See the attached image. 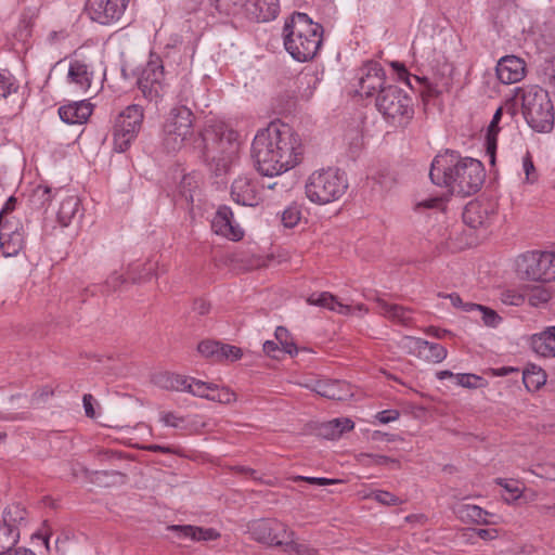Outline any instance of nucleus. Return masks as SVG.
Listing matches in <instances>:
<instances>
[{"label": "nucleus", "instance_id": "b1692460", "mask_svg": "<svg viewBox=\"0 0 555 555\" xmlns=\"http://www.w3.org/2000/svg\"><path fill=\"white\" fill-rule=\"evenodd\" d=\"M168 530L176 533L179 539H189L192 541H212L220 537V533L214 528H203L192 525H171Z\"/></svg>", "mask_w": 555, "mask_h": 555}, {"label": "nucleus", "instance_id": "4c0bfd02", "mask_svg": "<svg viewBox=\"0 0 555 555\" xmlns=\"http://www.w3.org/2000/svg\"><path fill=\"white\" fill-rule=\"evenodd\" d=\"M156 264L153 261L134 262L129 266L128 274L133 283H141L152 279Z\"/></svg>", "mask_w": 555, "mask_h": 555}, {"label": "nucleus", "instance_id": "e2e57ef3", "mask_svg": "<svg viewBox=\"0 0 555 555\" xmlns=\"http://www.w3.org/2000/svg\"><path fill=\"white\" fill-rule=\"evenodd\" d=\"M92 401H93V397L90 393H86L82 398L85 413L90 418L95 417V411L93 409Z\"/></svg>", "mask_w": 555, "mask_h": 555}, {"label": "nucleus", "instance_id": "bf43d9fd", "mask_svg": "<svg viewBox=\"0 0 555 555\" xmlns=\"http://www.w3.org/2000/svg\"><path fill=\"white\" fill-rule=\"evenodd\" d=\"M400 413L398 410H384L376 413L375 421L379 424H388L399 418Z\"/></svg>", "mask_w": 555, "mask_h": 555}, {"label": "nucleus", "instance_id": "79ce46f5", "mask_svg": "<svg viewBox=\"0 0 555 555\" xmlns=\"http://www.w3.org/2000/svg\"><path fill=\"white\" fill-rule=\"evenodd\" d=\"M18 83L15 77L8 70L0 68V98L5 99L10 94L15 93Z\"/></svg>", "mask_w": 555, "mask_h": 555}, {"label": "nucleus", "instance_id": "412c9836", "mask_svg": "<svg viewBox=\"0 0 555 555\" xmlns=\"http://www.w3.org/2000/svg\"><path fill=\"white\" fill-rule=\"evenodd\" d=\"M244 12L247 17L257 22L274 20L280 12L279 0H245Z\"/></svg>", "mask_w": 555, "mask_h": 555}, {"label": "nucleus", "instance_id": "9b49d317", "mask_svg": "<svg viewBox=\"0 0 555 555\" xmlns=\"http://www.w3.org/2000/svg\"><path fill=\"white\" fill-rule=\"evenodd\" d=\"M137 83L146 100L156 103L162 100L167 92L168 83L159 57H151L143 67Z\"/></svg>", "mask_w": 555, "mask_h": 555}, {"label": "nucleus", "instance_id": "3c124183", "mask_svg": "<svg viewBox=\"0 0 555 555\" xmlns=\"http://www.w3.org/2000/svg\"><path fill=\"white\" fill-rule=\"evenodd\" d=\"M501 301L507 306H521L526 302V295L517 289H505L501 293Z\"/></svg>", "mask_w": 555, "mask_h": 555}, {"label": "nucleus", "instance_id": "473e14b6", "mask_svg": "<svg viewBox=\"0 0 555 555\" xmlns=\"http://www.w3.org/2000/svg\"><path fill=\"white\" fill-rule=\"evenodd\" d=\"M153 383L165 390L184 391L186 383H189V376L171 372H160L153 376Z\"/></svg>", "mask_w": 555, "mask_h": 555}, {"label": "nucleus", "instance_id": "c9c22d12", "mask_svg": "<svg viewBox=\"0 0 555 555\" xmlns=\"http://www.w3.org/2000/svg\"><path fill=\"white\" fill-rule=\"evenodd\" d=\"M522 382L529 391H537L546 383V373L541 366L529 364L522 371Z\"/></svg>", "mask_w": 555, "mask_h": 555}, {"label": "nucleus", "instance_id": "a18cd8bd", "mask_svg": "<svg viewBox=\"0 0 555 555\" xmlns=\"http://www.w3.org/2000/svg\"><path fill=\"white\" fill-rule=\"evenodd\" d=\"M222 343L215 340H203L198 344L197 350L198 352L214 362H219V352L221 349Z\"/></svg>", "mask_w": 555, "mask_h": 555}, {"label": "nucleus", "instance_id": "a211bd4d", "mask_svg": "<svg viewBox=\"0 0 555 555\" xmlns=\"http://www.w3.org/2000/svg\"><path fill=\"white\" fill-rule=\"evenodd\" d=\"M403 347L421 359L433 363H439L447 358V349L437 343H430L422 338L405 336L402 339Z\"/></svg>", "mask_w": 555, "mask_h": 555}, {"label": "nucleus", "instance_id": "052dcab7", "mask_svg": "<svg viewBox=\"0 0 555 555\" xmlns=\"http://www.w3.org/2000/svg\"><path fill=\"white\" fill-rule=\"evenodd\" d=\"M295 480H305L311 485H318V486H327L338 482L336 479H330V478H323V477H304V476H297L295 477Z\"/></svg>", "mask_w": 555, "mask_h": 555}, {"label": "nucleus", "instance_id": "09e8293b", "mask_svg": "<svg viewBox=\"0 0 555 555\" xmlns=\"http://www.w3.org/2000/svg\"><path fill=\"white\" fill-rule=\"evenodd\" d=\"M390 66L391 68L393 69V72L397 74V77L400 81L404 82L408 87H410L411 89L414 88L413 83H412V78L416 81V82H421V79L420 77L417 76H412L406 67L404 66L403 63H400L398 61H393L390 63Z\"/></svg>", "mask_w": 555, "mask_h": 555}, {"label": "nucleus", "instance_id": "f3484780", "mask_svg": "<svg viewBox=\"0 0 555 555\" xmlns=\"http://www.w3.org/2000/svg\"><path fill=\"white\" fill-rule=\"evenodd\" d=\"M212 231L230 241H240L244 236L243 228L235 221L230 207L220 206L211 221Z\"/></svg>", "mask_w": 555, "mask_h": 555}, {"label": "nucleus", "instance_id": "603ef678", "mask_svg": "<svg viewBox=\"0 0 555 555\" xmlns=\"http://www.w3.org/2000/svg\"><path fill=\"white\" fill-rule=\"evenodd\" d=\"M369 498H372L378 503L387 506H395L402 503V501L398 496L384 490L372 491L369 494Z\"/></svg>", "mask_w": 555, "mask_h": 555}, {"label": "nucleus", "instance_id": "39448f33", "mask_svg": "<svg viewBox=\"0 0 555 555\" xmlns=\"http://www.w3.org/2000/svg\"><path fill=\"white\" fill-rule=\"evenodd\" d=\"M348 189L346 173L328 167L311 172L305 182V195L312 204L323 206L343 197Z\"/></svg>", "mask_w": 555, "mask_h": 555}, {"label": "nucleus", "instance_id": "393cba45", "mask_svg": "<svg viewBox=\"0 0 555 555\" xmlns=\"http://www.w3.org/2000/svg\"><path fill=\"white\" fill-rule=\"evenodd\" d=\"M67 78L76 90L85 93L91 86L93 73L85 62L74 60L69 63Z\"/></svg>", "mask_w": 555, "mask_h": 555}, {"label": "nucleus", "instance_id": "37998d69", "mask_svg": "<svg viewBox=\"0 0 555 555\" xmlns=\"http://www.w3.org/2000/svg\"><path fill=\"white\" fill-rule=\"evenodd\" d=\"M295 535L285 539L284 551L295 555H318V551L306 543H299L294 540Z\"/></svg>", "mask_w": 555, "mask_h": 555}, {"label": "nucleus", "instance_id": "e433bc0d", "mask_svg": "<svg viewBox=\"0 0 555 555\" xmlns=\"http://www.w3.org/2000/svg\"><path fill=\"white\" fill-rule=\"evenodd\" d=\"M26 509L20 504L9 505L2 514V522H0L4 528L8 529H20V525L26 518Z\"/></svg>", "mask_w": 555, "mask_h": 555}, {"label": "nucleus", "instance_id": "c03bdc74", "mask_svg": "<svg viewBox=\"0 0 555 555\" xmlns=\"http://www.w3.org/2000/svg\"><path fill=\"white\" fill-rule=\"evenodd\" d=\"M208 400L222 404H230L236 400V395L228 387L219 388L218 385L212 384V389H210Z\"/></svg>", "mask_w": 555, "mask_h": 555}, {"label": "nucleus", "instance_id": "338daca9", "mask_svg": "<svg viewBox=\"0 0 555 555\" xmlns=\"http://www.w3.org/2000/svg\"><path fill=\"white\" fill-rule=\"evenodd\" d=\"M193 310L201 315H204L209 312L210 305L204 299H196L193 304Z\"/></svg>", "mask_w": 555, "mask_h": 555}, {"label": "nucleus", "instance_id": "cd10ccee", "mask_svg": "<svg viewBox=\"0 0 555 555\" xmlns=\"http://www.w3.org/2000/svg\"><path fill=\"white\" fill-rule=\"evenodd\" d=\"M532 349L544 358H555V325L531 337Z\"/></svg>", "mask_w": 555, "mask_h": 555}, {"label": "nucleus", "instance_id": "dca6fc26", "mask_svg": "<svg viewBox=\"0 0 555 555\" xmlns=\"http://www.w3.org/2000/svg\"><path fill=\"white\" fill-rule=\"evenodd\" d=\"M232 199L242 206L255 207L262 201L261 189L257 180L242 176L236 178L231 185Z\"/></svg>", "mask_w": 555, "mask_h": 555}, {"label": "nucleus", "instance_id": "f257e3e1", "mask_svg": "<svg viewBox=\"0 0 555 555\" xmlns=\"http://www.w3.org/2000/svg\"><path fill=\"white\" fill-rule=\"evenodd\" d=\"M302 154L300 137L282 122H270L257 131L251 143L256 170L266 177H276L299 164Z\"/></svg>", "mask_w": 555, "mask_h": 555}, {"label": "nucleus", "instance_id": "4468645a", "mask_svg": "<svg viewBox=\"0 0 555 555\" xmlns=\"http://www.w3.org/2000/svg\"><path fill=\"white\" fill-rule=\"evenodd\" d=\"M128 4L129 0H88L87 11L92 21L111 25L121 18Z\"/></svg>", "mask_w": 555, "mask_h": 555}, {"label": "nucleus", "instance_id": "aec40b11", "mask_svg": "<svg viewBox=\"0 0 555 555\" xmlns=\"http://www.w3.org/2000/svg\"><path fill=\"white\" fill-rule=\"evenodd\" d=\"M307 387L332 400H346L352 396L349 385L341 380L317 379L308 384Z\"/></svg>", "mask_w": 555, "mask_h": 555}, {"label": "nucleus", "instance_id": "de8ad7c7", "mask_svg": "<svg viewBox=\"0 0 555 555\" xmlns=\"http://www.w3.org/2000/svg\"><path fill=\"white\" fill-rule=\"evenodd\" d=\"M550 299L551 293L544 287H533L526 297L528 304L535 308L547 304Z\"/></svg>", "mask_w": 555, "mask_h": 555}, {"label": "nucleus", "instance_id": "49530a36", "mask_svg": "<svg viewBox=\"0 0 555 555\" xmlns=\"http://www.w3.org/2000/svg\"><path fill=\"white\" fill-rule=\"evenodd\" d=\"M210 389H212V384L189 377V383H186V389L184 391L199 398L208 399Z\"/></svg>", "mask_w": 555, "mask_h": 555}, {"label": "nucleus", "instance_id": "f8f14e48", "mask_svg": "<svg viewBox=\"0 0 555 555\" xmlns=\"http://www.w3.org/2000/svg\"><path fill=\"white\" fill-rule=\"evenodd\" d=\"M251 538L260 543L283 546L285 539L295 535L288 526L278 519H256L248 524Z\"/></svg>", "mask_w": 555, "mask_h": 555}, {"label": "nucleus", "instance_id": "72a5a7b5", "mask_svg": "<svg viewBox=\"0 0 555 555\" xmlns=\"http://www.w3.org/2000/svg\"><path fill=\"white\" fill-rule=\"evenodd\" d=\"M503 108L499 107L489 126L486 133V154L489 157L490 162L493 164L495 158V152L498 146V134L500 132L499 122L502 119Z\"/></svg>", "mask_w": 555, "mask_h": 555}, {"label": "nucleus", "instance_id": "864d4df0", "mask_svg": "<svg viewBox=\"0 0 555 555\" xmlns=\"http://www.w3.org/2000/svg\"><path fill=\"white\" fill-rule=\"evenodd\" d=\"M498 485L503 487L507 492L508 496L505 498V501L511 503L516 501L521 495V488L519 486L518 481L515 480H506V479H499Z\"/></svg>", "mask_w": 555, "mask_h": 555}, {"label": "nucleus", "instance_id": "5701e85b", "mask_svg": "<svg viewBox=\"0 0 555 555\" xmlns=\"http://www.w3.org/2000/svg\"><path fill=\"white\" fill-rule=\"evenodd\" d=\"M91 114L92 105L86 100L68 103L59 108L60 118L68 125H81Z\"/></svg>", "mask_w": 555, "mask_h": 555}, {"label": "nucleus", "instance_id": "a878e982", "mask_svg": "<svg viewBox=\"0 0 555 555\" xmlns=\"http://www.w3.org/2000/svg\"><path fill=\"white\" fill-rule=\"evenodd\" d=\"M307 302L311 306L321 307L341 315L352 313V308L338 300L336 296L328 292L313 293L307 298Z\"/></svg>", "mask_w": 555, "mask_h": 555}, {"label": "nucleus", "instance_id": "69168bd1", "mask_svg": "<svg viewBox=\"0 0 555 555\" xmlns=\"http://www.w3.org/2000/svg\"><path fill=\"white\" fill-rule=\"evenodd\" d=\"M443 206V201L440 197H433L425 201H422L417 204V207L424 208H441Z\"/></svg>", "mask_w": 555, "mask_h": 555}, {"label": "nucleus", "instance_id": "6e6d98bb", "mask_svg": "<svg viewBox=\"0 0 555 555\" xmlns=\"http://www.w3.org/2000/svg\"><path fill=\"white\" fill-rule=\"evenodd\" d=\"M159 421L167 427H172L177 429L184 428L185 420L183 416H180L173 412H162L159 415Z\"/></svg>", "mask_w": 555, "mask_h": 555}, {"label": "nucleus", "instance_id": "f03ea898", "mask_svg": "<svg viewBox=\"0 0 555 555\" xmlns=\"http://www.w3.org/2000/svg\"><path fill=\"white\" fill-rule=\"evenodd\" d=\"M429 178L433 183L448 188L453 194L468 196L481 188L485 168L475 158L461 157L455 152L447 151L434 158Z\"/></svg>", "mask_w": 555, "mask_h": 555}, {"label": "nucleus", "instance_id": "4be33fe9", "mask_svg": "<svg viewBox=\"0 0 555 555\" xmlns=\"http://www.w3.org/2000/svg\"><path fill=\"white\" fill-rule=\"evenodd\" d=\"M456 517L465 524L495 525L498 518L494 514L475 504H460L454 508Z\"/></svg>", "mask_w": 555, "mask_h": 555}, {"label": "nucleus", "instance_id": "8fccbe9b", "mask_svg": "<svg viewBox=\"0 0 555 555\" xmlns=\"http://www.w3.org/2000/svg\"><path fill=\"white\" fill-rule=\"evenodd\" d=\"M369 460V464L376 466H389L391 468H400V461L382 454H362Z\"/></svg>", "mask_w": 555, "mask_h": 555}, {"label": "nucleus", "instance_id": "0eeeda50", "mask_svg": "<svg viewBox=\"0 0 555 555\" xmlns=\"http://www.w3.org/2000/svg\"><path fill=\"white\" fill-rule=\"evenodd\" d=\"M517 274L535 282L555 281V254L552 251L528 250L515 260Z\"/></svg>", "mask_w": 555, "mask_h": 555}, {"label": "nucleus", "instance_id": "4d7b16f0", "mask_svg": "<svg viewBox=\"0 0 555 555\" xmlns=\"http://www.w3.org/2000/svg\"><path fill=\"white\" fill-rule=\"evenodd\" d=\"M456 385H460L462 387L466 388H476L478 386V383L481 380V377L475 375V374H456L454 376Z\"/></svg>", "mask_w": 555, "mask_h": 555}, {"label": "nucleus", "instance_id": "ea45409f", "mask_svg": "<svg viewBox=\"0 0 555 555\" xmlns=\"http://www.w3.org/2000/svg\"><path fill=\"white\" fill-rule=\"evenodd\" d=\"M301 219V207L297 203H291L282 211L281 221L285 228L296 227Z\"/></svg>", "mask_w": 555, "mask_h": 555}, {"label": "nucleus", "instance_id": "7ed1b4c3", "mask_svg": "<svg viewBox=\"0 0 555 555\" xmlns=\"http://www.w3.org/2000/svg\"><path fill=\"white\" fill-rule=\"evenodd\" d=\"M323 31V26L308 14L294 12L284 23V48L297 62L311 61L321 49Z\"/></svg>", "mask_w": 555, "mask_h": 555}, {"label": "nucleus", "instance_id": "774afa93", "mask_svg": "<svg viewBox=\"0 0 555 555\" xmlns=\"http://www.w3.org/2000/svg\"><path fill=\"white\" fill-rule=\"evenodd\" d=\"M192 95V87L188 81H184L181 86V91L178 94L179 101L182 103H188Z\"/></svg>", "mask_w": 555, "mask_h": 555}, {"label": "nucleus", "instance_id": "9d476101", "mask_svg": "<svg viewBox=\"0 0 555 555\" xmlns=\"http://www.w3.org/2000/svg\"><path fill=\"white\" fill-rule=\"evenodd\" d=\"M193 113L184 104L172 107L164 124V144L168 151L180 150L192 134Z\"/></svg>", "mask_w": 555, "mask_h": 555}, {"label": "nucleus", "instance_id": "ddd939ff", "mask_svg": "<svg viewBox=\"0 0 555 555\" xmlns=\"http://www.w3.org/2000/svg\"><path fill=\"white\" fill-rule=\"evenodd\" d=\"M357 93L362 98H372L386 88V73L377 62L365 63L357 74Z\"/></svg>", "mask_w": 555, "mask_h": 555}, {"label": "nucleus", "instance_id": "2f4dec72", "mask_svg": "<svg viewBox=\"0 0 555 555\" xmlns=\"http://www.w3.org/2000/svg\"><path fill=\"white\" fill-rule=\"evenodd\" d=\"M353 427V421L348 417L334 418L321 424L319 427V435L325 439L335 440L343 434L352 430Z\"/></svg>", "mask_w": 555, "mask_h": 555}, {"label": "nucleus", "instance_id": "6e6552de", "mask_svg": "<svg viewBox=\"0 0 555 555\" xmlns=\"http://www.w3.org/2000/svg\"><path fill=\"white\" fill-rule=\"evenodd\" d=\"M144 118L143 108L138 104L128 105L115 118L113 147L117 153L127 151L137 138Z\"/></svg>", "mask_w": 555, "mask_h": 555}, {"label": "nucleus", "instance_id": "c756f323", "mask_svg": "<svg viewBox=\"0 0 555 555\" xmlns=\"http://www.w3.org/2000/svg\"><path fill=\"white\" fill-rule=\"evenodd\" d=\"M378 312L401 325H409L412 321V311L408 308H404L402 306L396 305V304H389L386 300L382 298L376 299Z\"/></svg>", "mask_w": 555, "mask_h": 555}, {"label": "nucleus", "instance_id": "c85d7f7f", "mask_svg": "<svg viewBox=\"0 0 555 555\" xmlns=\"http://www.w3.org/2000/svg\"><path fill=\"white\" fill-rule=\"evenodd\" d=\"M206 5L211 15L228 18L244 11L245 0H206Z\"/></svg>", "mask_w": 555, "mask_h": 555}, {"label": "nucleus", "instance_id": "f704fd0d", "mask_svg": "<svg viewBox=\"0 0 555 555\" xmlns=\"http://www.w3.org/2000/svg\"><path fill=\"white\" fill-rule=\"evenodd\" d=\"M23 238L18 232H7V224L0 230V248L3 256L12 257L22 249Z\"/></svg>", "mask_w": 555, "mask_h": 555}, {"label": "nucleus", "instance_id": "bb28decb", "mask_svg": "<svg viewBox=\"0 0 555 555\" xmlns=\"http://www.w3.org/2000/svg\"><path fill=\"white\" fill-rule=\"evenodd\" d=\"M80 199L77 195L65 194L61 196L60 207L56 214L57 222L62 227H68L80 214Z\"/></svg>", "mask_w": 555, "mask_h": 555}, {"label": "nucleus", "instance_id": "7c9ffc66", "mask_svg": "<svg viewBox=\"0 0 555 555\" xmlns=\"http://www.w3.org/2000/svg\"><path fill=\"white\" fill-rule=\"evenodd\" d=\"M60 192L46 183H39L33 186L28 194L29 205L37 210L46 209Z\"/></svg>", "mask_w": 555, "mask_h": 555}, {"label": "nucleus", "instance_id": "423d86ee", "mask_svg": "<svg viewBox=\"0 0 555 555\" xmlns=\"http://www.w3.org/2000/svg\"><path fill=\"white\" fill-rule=\"evenodd\" d=\"M375 107L392 126H405L414 116L412 99L396 85H388L377 93Z\"/></svg>", "mask_w": 555, "mask_h": 555}, {"label": "nucleus", "instance_id": "20e7f679", "mask_svg": "<svg viewBox=\"0 0 555 555\" xmlns=\"http://www.w3.org/2000/svg\"><path fill=\"white\" fill-rule=\"evenodd\" d=\"M516 91L517 96L520 95L521 113L528 126L535 132H551L555 113L548 92L535 85L518 87Z\"/></svg>", "mask_w": 555, "mask_h": 555}, {"label": "nucleus", "instance_id": "58836bf2", "mask_svg": "<svg viewBox=\"0 0 555 555\" xmlns=\"http://www.w3.org/2000/svg\"><path fill=\"white\" fill-rule=\"evenodd\" d=\"M20 529H8L0 524V555L14 551L13 546L18 542Z\"/></svg>", "mask_w": 555, "mask_h": 555}, {"label": "nucleus", "instance_id": "0e129e2a", "mask_svg": "<svg viewBox=\"0 0 555 555\" xmlns=\"http://www.w3.org/2000/svg\"><path fill=\"white\" fill-rule=\"evenodd\" d=\"M15 204H16V199L13 196H11L5 202L4 206L2 207V209L0 211V227H3L2 225L3 222L7 223L5 215L14 209Z\"/></svg>", "mask_w": 555, "mask_h": 555}, {"label": "nucleus", "instance_id": "680f3d73", "mask_svg": "<svg viewBox=\"0 0 555 555\" xmlns=\"http://www.w3.org/2000/svg\"><path fill=\"white\" fill-rule=\"evenodd\" d=\"M522 168H524V171L526 175V180L528 182H533L535 180V178L532 177V175L534 173V166H533L532 159L529 154H527L522 158Z\"/></svg>", "mask_w": 555, "mask_h": 555}, {"label": "nucleus", "instance_id": "a19ab883", "mask_svg": "<svg viewBox=\"0 0 555 555\" xmlns=\"http://www.w3.org/2000/svg\"><path fill=\"white\" fill-rule=\"evenodd\" d=\"M465 311L479 310L482 313V321L487 326L495 327L501 322V317L492 309L477 304H466Z\"/></svg>", "mask_w": 555, "mask_h": 555}, {"label": "nucleus", "instance_id": "6ab92c4d", "mask_svg": "<svg viewBox=\"0 0 555 555\" xmlns=\"http://www.w3.org/2000/svg\"><path fill=\"white\" fill-rule=\"evenodd\" d=\"M498 79L504 85L519 82L526 76V63L516 55L502 56L495 67Z\"/></svg>", "mask_w": 555, "mask_h": 555}, {"label": "nucleus", "instance_id": "13d9d810", "mask_svg": "<svg viewBox=\"0 0 555 555\" xmlns=\"http://www.w3.org/2000/svg\"><path fill=\"white\" fill-rule=\"evenodd\" d=\"M126 279L122 274L118 273L117 271L113 272L105 281L104 286L106 287L107 292H116L118 291L121 285L126 283Z\"/></svg>", "mask_w": 555, "mask_h": 555}, {"label": "nucleus", "instance_id": "1a4fd4ad", "mask_svg": "<svg viewBox=\"0 0 555 555\" xmlns=\"http://www.w3.org/2000/svg\"><path fill=\"white\" fill-rule=\"evenodd\" d=\"M240 142L232 130H224L214 146L206 145L205 156L216 176L227 173L238 157Z\"/></svg>", "mask_w": 555, "mask_h": 555}, {"label": "nucleus", "instance_id": "2eb2a0df", "mask_svg": "<svg viewBox=\"0 0 555 555\" xmlns=\"http://www.w3.org/2000/svg\"><path fill=\"white\" fill-rule=\"evenodd\" d=\"M498 215L496 204L490 199H475L466 204L463 221L470 228H483L491 224Z\"/></svg>", "mask_w": 555, "mask_h": 555}, {"label": "nucleus", "instance_id": "5fc2aeb1", "mask_svg": "<svg viewBox=\"0 0 555 555\" xmlns=\"http://www.w3.org/2000/svg\"><path fill=\"white\" fill-rule=\"evenodd\" d=\"M242 356H243V352H242L241 348H238L236 346L228 345V344H222L220 352H219V362L224 361V360L234 362V361L240 360L242 358Z\"/></svg>", "mask_w": 555, "mask_h": 555}]
</instances>
